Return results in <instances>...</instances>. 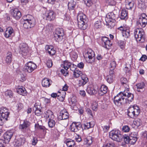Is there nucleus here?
Returning <instances> with one entry per match:
<instances>
[{
	"label": "nucleus",
	"mask_w": 147,
	"mask_h": 147,
	"mask_svg": "<svg viewBox=\"0 0 147 147\" xmlns=\"http://www.w3.org/2000/svg\"><path fill=\"white\" fill-rule=\"evenodd\" d=\"M134 98V95L130 93L126 92L125 90L121 92L114 97L113 99L115 104L118 106H120L124 103V100L126 99L128 102H131Z\"/></svg>",
	"instance_id": "nucleus-1"
},
{
	"label": "nucleus",
	"mask_w": 147,
	"mask_h": 147,
	"mask_svg": "<svg viewBox=\"0 0 147 147\" xmlns=\"http://www.w3.org/2000/svg\"><path fill=\"white\" fill-rule=\"evenodd\" d=\"M27 17V18L24 20L23 27L24 28L28 30L34 26L36 21L35 18L31 15H28Z\"/></svg>",
	"instance_id": "nucleus-2"
},
{
	"label": "nucleus",
	"mask_w": 147,
	"mask_h": 147,
	"mask_svg": "<svg viewBox=\"0 0 147 147\" xmlns=\"http://www.w3.org/2000/svg\"><path fill=\"white\" fill-rule=\"evenodd\" d=\"M127 115L131 118L136 117L140 114V110L137 105L131 106L127 109Z\"/></svg>",
	"instance_id": "nucleus-3"
},
{
	"label": "nucleus",
	"mask_w": 147,
	"mask_h": 147,
	"mask_svg": "<svg viewBox=\"0 0 147 147\" xmlns=\"http://www.w3.org/2000/svg\"><path fill=\"white\" fill-rule=\"evenodd\" d=\"M78 25L79 28L82 30H85L86 28V25L85 24L86 19V16L82 13L78 14L77 18Z\"/></svg>",
	"instance_id": "nucleus-4"
},
{
	"label": "nucleus",
	"mask_w": 147,
	"mask_h": 147,
	"mask_svg": "<svg viewBox=\"0 0 147 147\" xmlns=\"http://www.w3.org/2000/svg\"><path fill=\"white\" fill-rule=\"evenodd\" d=\"M109 137L113 140L120 142L122 140L123 136L118 130H113L109 132Z\"/></svg>",
	"instance_id": "nucleus-5"
},
{
	"label": "nucleus",
	"mask_w": 147,
	"mask_h": 147,
	"mask_svg": "<svg viewBox=\"0 0 147 147\" xmlns=\"http://www.w3.org/2000/svg\"><path fill=\"white\" fill-rule=\"evenodd\" d=\"M95 54L94 52L90 49H87L84 57L88 62L92 63L94 62L95 59Z\"/></svg>",
	"instance_id": "nucleus-6"
},
{
	"label": "nucleus",
	"mask_w": 147,
	"mask_h": 147,
	"mask_svg": "<svg viewBox=\"0 0 147 147\" xmlns=\"http://www.w3.org/2000/svg\"><path fill=\"white\" fill-rule=\"evenodd\" d=\"M135 37L137 42H143L144 40V32L139 28L136 29L134 32Z\"/></svg>",
	"instance_id": "nucleus-7"
},
{
	"label": "nucleus",
	"mask_w": 147,
	"mask_h": 147,
	"mask_svg": "<svg viewBox=\"0 0 147 147\" xmlns=\"http://www.w3.org/2000/svg\"><path fill=\"white\" fill-rule=\"evenodd\" d=\"M42 16L44 19L51 21L55 19V13L53 10H47L45 13H43Z\"/></svg>",
	"instance_id": "nucleus-8"
},
{
	"label": "nucleus",
	"mask_w": 147,
	"mask_h": 147,
	"mask_svg": "<svg viewBox=\"0 0 147 147\" xmlns=\"http://www.w3.org/2000/svg\"><path fill=\"white\" fill-rule=\"evenodd\" d=\"M31 124L29 121L26 120H24L20 122L19 125V128L23 132H27Z\"/></svg>",
	"instance_id": "nucleus-9"
},
{
	"label": "nucleus",
	"mask_w": 147,
	"mask_h": 147,
	"mask_svg": "<svg viewBox=\"0 0 147 147\" xmlns=\"http://www.w3.org/2000/svg\"><path fill=\"white\" fill-rule=\"evenodd\" d=\"M64 32L62 28H57L56 29L54 36L55 40L57 42L61 41L63 39L64 36Z\"/></svg>",
	"instance_id": "nucleus-10"
},
{
	"label": "nucleus",
	"mask_w": 147,
	"mask_h": 147,
	"mask_svg": "<svg viewBox=\"0 0 147 147\" xmlns=\"http://www.w3.org/2000/svg\"><path fill=\"white\" fill-rule=\"evenodd\" d=\"M36 67L37 66L35 63L30 61L26 64L24 69L25 72L30 73L36 69Z\"/></svg>",
	"instance_id": "nucleus-11"
},
{
	"label": "nucleus",
	"mask_w": 147,
	"mask_h": 147,
	"mask_svg": "<svg viewBox=\"0 0 147 147\" xmlns=\"http://www.w3.org/2000/svg\"><path fill=\"white\" fill-rule=\"evenodd\" d=\"M138 23L142 27H144L147 24V16L144 13H142L139 17Z\"/></svg>",
	"instance_id": "nucleus-12"
},
{
	"label": "nucleus",
	"mask_w": 147,
	"mask_h": 147,
	"mask_svg": "<svg viewBox=\"0 0 147 147\" xmlns=\"http://www.w3.org/2000/svg\"><path fill=\"white\" fill-rule=\"evenodd\" d=\"M20 53L23 55H26L28 53L29 48L27 44L23 43H22L20 46Z\"/></svg>",
	"instance_id": "nucleus-13"
},
{
	"label": "nucleus",
	"mask_w": 147,
	"mask_h": 147,
	"mask_svg": "<svg viewBox=\"0 0 147 147\" xmlns=\"http://www.w3.org/2000/svg\"><path fill=\"white\" fill-rule=\"evenodd\" d=\"M82 127L80 122H73L70 126V129L71 131L76 132L80 130Z\"/></svg>",
	"instance_id": "nucleus-14"
},
{
	"label": "nucleus",
	"mask_w": 147,
	"mask_h": 147,
	"mask_svg": "<svg viewBox=\"0 0 147 147\" xmlns=\"http://www.w3.org/2000/svg\"><path fill=\"white\" fill-rule=\"evenodd\" d=\"M122 31L123 36L125 38H127L130 36V30L129 28L125 26H121L118 28Z\"/></svg>",
	"instance_id": "nucleus-15"
},
{
	"label": "nucleus",
	"mask_w": 147,
	"mask_h": 147,
	"mask_svg": "<svg viewBox=\"0 0 147 147\" xmlns=\"http://www.w3.org/2000/svg\"><path fill=\"white\" fill-rule=\"evenodd\" d=\"M102 44L104 47L109 49L112 45V43L109 38L105 36H103L101 38Z\"/></svg>",
	"instance_id": "nucleus-16"
},
{
	"label": "nucleus",
	"mask_w": 147,
	"mask_h": 147,
	"mask_svg": "<svg viewBox=\"0 0 147 147\" xmlns=\"http://www.w3.org/2000/svg\"><path fill=\"white\" fill-rule=\"evenodd\" d=\"M14 32L13 28L11 27H8L6 29L4 36L6 38H11L14 35Z\"/></svg>",
	"instance_id": "nucleus-17"
},
{
	"label": "nucleus",
	"mask_w": 147,
	"mask_h": 147,
	"mask_svg": "<svg viewBox=\"0 0 147 147\" xmlns=\"http://www.w3.org/2000/svg\"><path fill=\"white\" fill-rule=\"evenodd\" d=\"M13 135V133L11 130L8 131L4 133L3 136L5 143L9 142Z\"/></svg>",
	"instance_id": "nucleus-18"
},
{
	"label": "nucleus",
	"mask_w": 147,
	"mask_h": 147,
	"mask_svg": "<svg viewBox=\"0 0 147 147\" xmlns=\"http://www.w3.org/2000/svg\"><path fill=\"white\" fill-rule=\"evenodd\" d=\"M11 14L13 17L16 20L19 19L22 16L21 12L17 8L13 9Z\"/></svg>",
	"instance_id": "nucleus-19"
},
{
	"label": "nucleus",
	"mask_w": 147,
	"mask_h": 147,
	"mask_svg": "<svg viewBox=\"0 0 147 147\" xmlns=\"http://www.w3.org/2000/svg\"><path fill=\"white\" fill-rule=\"evenodd\" d=\"M116 18L115 15L113 12H110L108 13L106 15L105 19L106 22H110V20L115 21V19Z\"/></svg>",
	"instance_id": "nucleus-20"
},
{
	"label": "nucleus",
	"mask_w": 147,
	"mask_h": 147,
	"mask_svg": "<svg viewBox=\"0 0 147 147\" xmlns=\"http://www.w3.org/2000/svg\"><path fill=\"white\" fill-rule=\"evenodd\" d=\"M34 108H35V114L37 116H40L42 113V107L40 104L37 103H35L34 105Z\"/></svg>",
	"instance_id": "nucleus-21"
},
{
	"label": "nucleus",
	"mask_w": 147,
	"mask_h": 147,
	"mask_svg": "<svg viewBox=\"0 0 147 147\" xmlns=\"http://www.w3.org/2000/svg\"><path fill=\"white\" fill-rule=\"evenodd\" d=\"M25 141V139L24 137L18 138L15 140V145L19 146L23 144Z\"/></svg>",
	"instance_id": "nucleus-22"
},
{
	"label": "nucleus",
	"mask_w": 147,
	"mask_h": 147,
	"mask_svg": "<svg viewBox=\"0 0 147 147\" xmlns=\"http://www.w3.org/2000/svg\"><path fill=\"white\" fill-rule=\"evenodd\" d=\"M45 49L51 55H53L56 53V51L52 45H46L45 47Z\"/></svg>",
	"instance_id": "nucleus-23"
},
{
	"label": "nucleus",
	"mask_w": 147,
	"mask_h": 147,
	"mask_svg": "<svg viewBox=\"0 0 147 147\" xmlns=\"http://www.w3.org/2000/svg\"><path fill=\"white\" fill-rule=\"evenodd\" d=\"M107 91V87L104 85H102L98 91V92L100 96H102L106 94Z\"/></svg>",
	"instance_id": "nucleus-24"
},
{
	"label": "nucleus",
	"mask_w": 147,
	"mask_h": 147,
	"mask_svg": "<svg viewBox=\"0 0 147 147\" xmlns=\"http://www.w3.org/2000/svg\"><path fill=\"white\" fill-rule=\"evenodd\" d=\"M69 117V114L67 111H62L60 113L59 118L61 120L66 119Z\"/></svg>",
	"instance_id": "nucleus-25"
},
{
	"label": "nucleus",
	"mask_w": 147,
	"mask_h": 147,
	"mask_svg": "<svg viewBox=\"0 0 147 147\" xmlns=\"http://www.w3.org/2000/svg\"><path fill=\"white\" fill-rule=\"evenodd\" d=\"M120 17L122 20L127 19L128 18L127 11L125 9H122L121 11Z\"/></svg>",
	"instance_id": "nucleus-26"
},
{
	"label": "nucleus",
	"mask_w": 147,
	"mask_h": 147,
	"mask_svg": "<svg viewBox=\"0 0 147 147\" xmlns=\"http://www.w3.org/2000/svg\"><path fill=\"white\" fill-rule=\"evenodd\" d=\"M125 7L127 9H131L134 6V2L132 0H125Z\"/></svg>",
	"instance_id": "nucleus-27"
},
{
	"label": "nucleus",
	"mask_w": 147,
	"mask_h": 147,
	"mask_svg": "<svg viewBox=\"0 0 147 147\" xmlns=\"http://www.w3.org/2000/svg\"><path fill=\"white\" fill-rule=\"evenodd\" d=\"M44 116L47 119H49V120L51 119H53L54 117L53 112L50 110H48L45 112Z\"/></svg>",
	"instance_id": "nucleus-28"
},
{
	"label": "nucleus",
	"mask_w": 147,
	"mask_h": 147,
	"mask_svg": "<svg viewBox=\"0 0 147 147\" xmlns=\"http://www.w3.org/2000/svg\"><path fill=\"white\" fill-rule=\"evenodd\" d=\"M51 81L49 79L45 78L43 79L42 82V84L43 87H48L51 84Z\"/></svg>",
	"instance_id": "nucleus-29"
},
{
	"label": "nucleus",
	"mask_w": 147,
	"mask_h": 147,
	"mask_svg": "<svg viewBox=\"0 0 147 147\" xmlns=\"http://www.w3.org/2000/svg\"><path fill=\"white\" fill-rule=\"evenodd\" d=\"M68 147H75L76 144L74 140L71 139H68L65 141Z\"/></svg>",
	"instance_id": "nucleus-30"
},
{
	"label": "nucleus",
	"mask_w": 147,
	"mask_h": 147,
	"mask_svg": "<svg viewBox=\"0 0 147 147\" xmlns=\"http://www.w3.org/2000/svg\"><path fill=\"white\" fill-rule=\"evenodd\" d=\"M12 55L10 52H8L7 54V56L5 61L7 63L10 64L12 61Z\"/></svg>",
	"instance_id": "nucleus-31"
},
{
	"label": "nucleus",
	"mask_w": 147,
	"mask_h": 147,
	"mask_svg": "<svg viewBox=\"0 0 147 147\" xmlns=\"http://www.w3.org/2000/svg\"><path fill=\"white\" fill-rule=\"evenodd\" d=\"M17 92L19 94L24 96L26 93L24 88L22 86H19L17 90Z\"/></svg>",
	"instance_id": "nucleus-32"
},
{
	"label": "nucleus",
	"mask_w": 147,
	"mask_h": 147,
	"mask_svg": "<svg viewBox=\"0 0 147 147\" xmlns=\"http://www.w3.org/2000/svg\"><path fill=\"white\" fill-rule=\"evenodd\" d=\"M134 135L132 134H131L130 135V138L129 139V144H134L136 142L137 138L136 136L134 135V136H133Z\"/></svg>",
	"instance_id": "nucleus-33"
},
{
	"label": "nucleus",
	"mask_w": 147,
	"mask_h": 147,
	"mask_svg": "<svg viewBox=\"0 0 147 147\" xmlns=\"http://www.w3.org/2000/svg\"><path fill=\"white\" fill-rule=\"evenodd\" d=\"M73 75L74 78H77L82 76V73L81 71L75 69L74 70Z\"/></svg>",
	"instance_id": "nucleus-34"
},
{
	"label": "nucleus",
	"mask_w": 147,
	"mask_h": 147,
	"mask_svg": "<svg viewBox=\"0 0 147 147\" xmlns=\"http://www.w3.org/2000/svg\"><path fill=\"white\" fill-rule=\"evenodd\" d=\"M76 3L73 1L69 2L68 5V8L69 10H73L75 7Z\"/></svg>",
	"instance_id": "nucleus-35"
},
{
	"label": "nucleus",
	"mask_w": 147,
	"mask_h": 147,
	"mask_svg": "<svg viewBox=\"0 0 147 147\" xmlns=\"http://www.w3.org/2000/svg\"><path fill=\"white\" fill-rule=\"evenodd\" d=\"M9 112L0 114V116L3 122L8 120L7 118L9 117Z\"/></svg>",
	"instance_id": "nucleus-36"
},
{
	"label": "nucleus",
	"mask_w": 147,
	"mask_h": 147,
	"mask_svg": "<svg viewBox=\"0 0 147 147\" xmlns=\"http://www.w3.org/2000/svg\"><path fill=\"white\" fill-rule=\"evenodd\" d=\"M145 86V84L143 82H141L137 84L136 85L137 90L138 92H140V89H142Z\"/></svg>",
	"instance_id": "nucleus-37"
},
{
	"label": "nucleus",
	"mask_w": 147,
	"mask_h": 147,
	"mask_svg": "<svg viewBox=\"0 0 147 147\" xmlns=\"http://www.w3.org/2000/svg\"><path fill=\"white\" fill-rule=\"evenodd\" d=\"M87 92L90 95H92L96 93V91L92 87H88L87 90Z\"/></svg>",
	"instance_id": "nucleus-38"
},
{
	"label": "nucleus",
	"mask_w": 147,
	"mask_h": 147,
	"mask_svg": "<svg viewBox=\"0 0 147 147\" xmlns=\"http://www.w3.org/2000/svg\"><path fill=\"white\" fill-rule=\"evenodd\" d=\"M71 63L68 61H64V63L61 65V66L64 68L68 69L71 66Z\"/></svg>",
	"instance_id": "nucleus-39"
},
{
	"label": "nucleus",
	"mask_w": 147,
	"mask_h": 147,
	"mask_svg": "<svg viewBox=\"0 0 147 147\" xmlns=\"http://www.w3.org/2000/svg\"><path fill=\"white\" fill-rule=\"evenodd\" d=\"M84 125L85 129H88L90 128L93 127L94 126V124L92 123L91 122H90L84 123Z\"/></svg>",
	"instance_id": "nucleus-40"
},
{
	"label": "nucleus",
	"mask_w": 147,
	"mask_h": 147,
	"mask_svg": "<svg viewBox=\"0 0 147 147\" xmlns=\"http://www.w3.org/2000/svg\"><path fill=\"white\" fill-rule=\"evenodd\" d=\"M115 77V75H109L107 78V80L109 83H112L114 80V78Z\"/></svg>",
	"instance_id": "nucleus-41"
},
{
	"label": "nucleus",
	"mask_w": 147,
	"mask_h": 147,
	"mask_svg": "<svg viewBox=\"0 0 147 147\" xmlns=\"http://www.w3.org/2000/svg\"><path fill=\"white\" fill-rule=\"evenodd\" d=\"M84 141L86 144L90 145L92 142V138L91 136H88L84 139Z\"/></svg>",
	"instance_id": "nucleus-42"
},
{
	"label": "nucleus",
	"mask_w": 147,
	"mask_h": 147,
	"mask_svg": "<svg viewBox=\"0 0 147 147\" xmlns=\"http://www.w3.org/2000/svg\"><path fill=\"white\" fill-rule=\"evenodd\" d=\"M115 22L114 21H112L110 20V22H106V25L107 26H108V27L109 28L111 29L115 25Z\"/></svg>",
	"instance_id": "nucleus-43"
},
{
	"label": "nucleus",
	"mask_w": 147,
	"mask_h": 147,
	"mask_svg": "<svg viewBox=\"0 0 147 147\" xmlns=\"http://www.w3.org/2000/svg\"><path fill=\"white\" fill-rule=\"evenodd\" d=\"M92 108L93 111H96L97 110L98 104L96 102H94L92 103Z\"/></svg>",
	"instance_id": "nucleus-44"
},
{
	"label": "nucleus",
	"mask_w": 147,
	"mask_h": 147,
	"mask_svg": "<svg viewBox=\"0 0 147 147\" xmlns=\"http://www.w3.org/2000/svg\"><path fill=\"white\" fill-rule=\"evenodd\" d=\"M49 127L50 128H52L54 127L55 124V122L53 119L49 120L48 122Z\"/></svg>",
	"instance_id": "nucleus-45"
},
{
	"label": "nucleus",
	"mask_w": 147,
	"mask_h": 147,
	"mask_svg": "<svg viewBox=\"0 0 147 147\" xmlns=\"http://www.w3.org/2000/svg\"><path fill=\"white\" fill-rule=\"evenodd\" d=\"M102 22L100 20H98L94 24V26L96 28H100L102 26Z\"/></svg>",
	"instance_id": "nucleus-46"
},
{
	"label": "nucleus",
	"mask_w": 147,
	"mask_h": 147,
	"mask_svg": "<svg viewBox=\"0 0 147 147\" xmlns=\"http://www.w3.org/2000/svg\"><path fill=\"white\" fill-rule=\"evenodd\" d=\"M5 95L7 97L11 98L13 97V93L10 90H7L5 92Z\"/></svg>",
	"instance_id": "nucleus-47"
},
{
	"label": "nucleus",
	"mask_w": 147,
	"mask_h": 147,
	"mask_svg": "<svg viewBox=\"0 0 147 147\" xmlns=\"http://www.w3.org/2000/svg\"><path fill=\"white\" fill-rule=\"evenodd\" d=\"M133 123L137 127L140 126L142 124V121L139 119H137L133 121Z\"/></svg>",
	"instance_id": "nucleus-48"
},
{
	"label": "nucleus",
	"mask_w": 147,
	"mask_h": 147,
	"mask_svg": "<svg viewBox=\"0 0 147 147\" xmlns=\"http://www.w3.org/2000/svg\"><path fill=\"white\" fill-rule=\"evenodd\" d=\"M107 3L109 5L114 6L116 4V2L114 0H107Z\"/></svg>",
	"instance_id": "nucleus-49"
},
{
	"label": "nucleus",
	"mask_w": 147,
	"mask_h": 147,
	"mask_svg": "<svg viewBox=\"0 0 147 147\" xmlns=\"http://www.w3.org/2000/svg\"><path fill=\"white\" fill-rule=\"evenodd\" d=\"M130 138V136H127L125 135V136H123V137L122 138V139H123V140L125 142L126 144H129V139Z\"/></svg>",
	"instance_id": "nucleus-50"
},
{
	"label": "nucleus",
	"mask_w": 147,
	"mask_h": 147,
	"mask_svg": "<svg viewBox=\"0 0 147 147\" xmlns=\"http://www.w3.org/2000/svg\"><path fill=\"white\" fill-rule=\"evenodd\" d=\"M110 69H114L116 65V62L114 61H111L110 63Z\"/></svg>",
	"instance_id": "nucleus-51"
},
{
	"label": "nucleus",
	"mask_w": 147,
	"mask_h": 147,
	"mask_svg": "<svg viewBox=\"0 0 147 147\" xmlns=\"http://www.w3.org/2000/svg\"><path fill=\"white\" fill-rule=\"evenodd\" d=\"M138 7L140 9H144L146 7V6L144 2L141 1L138 4Z\"/></svg>",
	"instance_id": "nucleus-52"
},
{
	"label": "nucleus",
	"mask_w": 147,
	"mask_h": 147,
	"mask_svg": "<svg viewBox=\"0 0 147 147\" xmlns=\"http://www.w3.org/2000/svg\"><path fill=\"white\" fill-rule=\"evenodd\" d=\"M9 113L8 109L5 107H2L0 109V114L6 113Z\"/></svg>",
	"instance_id": "nucleus-53"
},
{
	"label": "nucleus",
	"mask_w": 147,
	"mask_h": 147,
	"mask_svg": "<svg viewBox=\"0 0 147 147\" xmlns=\"http://www.w3.org/2000/svg\"><path fill=\"white\" fill-rule=\"evenodd\" d=\"M46 65L47 67L49 68H50L53 65V63L52 60L51 59H49L47 61Z\"/></svg>",
	"instance_id": "nucleus-54"
},
{
	"label": "nucleus",
	"mask_w": 147,
	"mask_h": 147,
	"mask_svg": "<svg viewBox=\"0 0 147 147\" xmlns=\"http://www.w3.org/2000/svg\"><path fill=\"white\" fill-rule=\"evenodd\" d=\"M122 130L123 132H128L129 131L130 128L128 126L125 125L123 127Z\"/></svg>",
	"instance_id": "nucleus-55"
},
{
	"label": "nucleus",
	"mask_w": 147,
	"mask_h": 147,
	"mask_svg": "<svg viewBox=\"0 0 147 147\" xmlns=\"http://www.w3.org/2000/svg\"><path fill=\"white\" fill-rule=\"evenodd\" d=\"M61 72L65 76H67L68 74L67 69L65 68L61 69Z\"/></svg>",
	"instance_id": "nucleus-56"
},
{
	"label": "nucleus",
	"mask_w": 147,
	"mask_h": 147,
	"mask_svg": "<svg viewBox=\"0 0 147 147\" xmlns=\"http://www.w3.org/2000/svg\"><path fill=\"white\" fill-rule=\"evenodd\" d=\"M85 4L88 6L90 7L92 4V0H84Z\"/></svg>",
	"instance_id": "nucleus-57"
},
{
	"label": "nucleus",
	"mask_w": 147,
	"mask_h": 147,
	"mask_svg": "<svg viewBox=\"0 0 147 147\" xmlns=\"http://www.w3.org/2000/svg\"><path fill=\"white\" fill-rule=\"evenodd\" d=\"M124 70L126 72L127 75L130 76L131 75V71H130V69L128 68L127 67H125Z\"/></svg>",
	"instance_id": "nucleus-58"
},
{
	"label": "nucleus",
	"mask_w": 147,
	"mask_h": 147,
	"mask_svg": "<svg viewBox=\"0 0 147 147\" xmlns=\"http://www.w3.org/2000/svg\"><path fill=\"white\" fill-rule=\"evenodd\" d=\"M119 45L122 49H123L125 46V43L124 41H120L119 42Z\"/></svg>",
	"instance_id": "nucleus-59"
},
{
	"label": "nucleus",
	"mask_w": 147,
	"mask_h": 147,
	"mask_svg": "<svg viewBox=\"0 0 147 147\" xmlns=\"http://www.w3.org/2000/svg\"><path fill=\"white\" fill-rule=\"evenodd\" d=\"M87 83L86 81H84V80H79L78 82V86H83Z\"/></svg>",
	"instance_id": "nucleus-60"
},
{
	"label": "nucleus",
	"mask_w": 147,
	"mask_h": 147,
	"mask_svg": "<svg viewBox=\"0 0 147 147\" xmlns=\"http://www.w3.org/2000/svg\"><path fill=\"white\" fill-rule=\"evenodd\" d=\"M81 78L82 80H84V81H86V82H87L88 81V78L87 77V76L85 74H82V76H81Z\"/></svg>",
	"instance_id": "nucleus-61"
},
{
	"label": "nucleus",
	"mask_w": 147,
	"mask_h": 147,
	"mask_svg": "<svg viewBox=\"0 0 147 147\" xmlns=\"http://www.w3.org/2000/svg\"><path fill=\"white\" fill-rule=\"evenodd\" d=\"M121 82L122 84L128 83L127 80L125 78L122 77L120 79Z\"/></svg>",
	"instance_id": "nucleus-62"
},
{
	"label": "nucleus",
	"mask_w": 147,
	"mask_h": 147,
	"mask_svg": "<svg viewBox=\"0 0 147 147\" xmlns=\"http://www.w3.org/2000/svg\"><path fill=\"white\" fill-rule=\"evenodd\" d=\"M17 107L18 108L17 109L19 111L23 108V105L22 103H19L17 104Z\"/></svg>",
	"instance_id": "nucleus-63"
},
{
	"label": "nucleus",
	"mask_w": 147,
	"mask_h": 147,
	"mask_svg": "<svg viewBox=\"0 0 147 147\" xmlns=\"http://www.w3.org/2000/svg\"><path fill=\"white\" fill-rule=\"evenodd\" d=\"M103 147H116L115 146V145L113 143H108L104 146Z\"/></svg>",
	"instance_id": "nucleus-64"
}]
</instances>
